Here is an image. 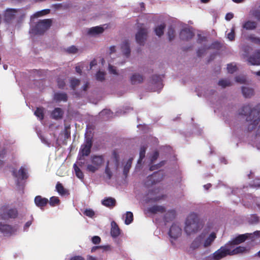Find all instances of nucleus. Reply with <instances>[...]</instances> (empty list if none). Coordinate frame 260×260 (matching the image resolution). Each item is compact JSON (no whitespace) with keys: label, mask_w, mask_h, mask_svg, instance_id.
Masks as SVG:
<instances>
[{"label":"nucleus","mask_w":260,"mask_h":260,"mask_svg":"<svg viewBox=\"0 0 260 260\" xmlns=\"http://www.w3.org/2000/svg\"><path fill=\"white\" fill-rule=\"evenodd\" d=\"M203 226V224L198 215L191 213L186 218L184 230L187 235H190L198 232Z\"/></svg>","instance_id":"obj_1"},{"label":"nucleus","mask_w":260,"mask_h":260,"mask_svg":"<svg viewBox=\"0 0 260 260\" xmlns=\"http://www.w3.org/2000/svg\"><path fill=\"white\" fill-rule=\"evenodd\" d=\"M52 20L51 19H46L37 22L31 29L32 34L37 35H43L51 27Z\"/></svg>","instance_id":"obj_2"},{"label":"nucleus","mask_w":260,"mask_h":260,"mask_svg":"<svg viewBox=\"0 0 260 260\" xmlns=\"http://www.w3.org/2000/svg\"><path fill=\"white\" fill-rule=\"evenodd\" d=\"M18 214V211L15 208H10L7 204L2 206L0 208V218L3 220L9 218H15Z\"/></svg>","instance_id":"obj_3"},{"label":"nucleus","mask_w":260,"mask_h":260,"mask_svg":"<svg viewBox=\"0 0 260 260\" xmlns=\"http://www.w3.org/2000/svg\"><path fill=\"white\" fill-rule=\"evenodd\" d=\"M104 159L102 155H94L91 157L92 165H88L87 170L91 173L96 172L104 163Z\"/></svg>","instance_id":"obj_4"},{"label":"nucleus","mask_w":260,"mask_h":260,"mask_svg":"<svg viewBox=\"0 0 260 260\" xmlns=\"http://www.w3.org/2000/svg\"><path fill=\"white\" fill-rule=\"evenodd\" d=\"M230 255V249L225 246H221L214 252L210 257L213 260H220L227 255Z\"/></svg>","instance_id":"obj_5"},{"label":"nucleus","mask_w":260,"mask_h":260,"mask_svg":"<svg viewBox=\"0 0 260 260\" xmlns=\"http://www.w3.org/2000/svg\"><path fill=\"white\" fill-rule=\"evenodd\" d=\"M92 145V139L86 138L84 143L81 146L79 151L80 154L82 156L89 155L91 152Z\"/></svg>","instance_id":"obj_6"},{"label":"nucleus","mask_w":260,"mask_h":260,"mask_svg":"<svg viewBox=\"0 0 260 260\" xmlns=\"http://www.w3.org/2000/svg\"><path fill=\"white\" fill-rule=\"evenodd\" d=\"M163 179L162 174L159 172H154L152 175L147 177V181L145 182L146 185H150L155 184L161 181Z\"/></svg>","instance_id":"obj_7"},{"label":"nucleus","mask_w":260,"mask_h":260,"mask_svg":"<svg viewBox=\"0 0 260 260\" xmlns=\"http://www.w3.org/2000/svg\"><path fill=\"white\" fill-rule=\"evenodd\" d=\"M147 36V29L140 28L136 35V40L140 45H143Z\"/></svg>","instance_id":"obj_8"},{"label":"nucleus","mask_w":260,"mask_h":260,"mask_svg":"<svg viewBox=\"0 0 260 260\" xmlns=\"http://www.w3.org/2000/svg\"><path fill=\"white\" fill-rule=\"evenodd\" d=\"M182 234V229L178 225L176 224H173L171 226L169 235L170 237L174 240L179 238Z\"/></svg>","instance_id":"obj_9"},{"label":"nucleus","mask_w":260,"mask_h":260,"mask_svg":"<svg viewBox=\"0 0 260 260\" xmlns=\"http://www.w3.org/2000/svg\"><path fill=\"white\" fill-rule=\"evenodd\" d=\"M17 231V229L12 225L4 224L0 222V232L5 236H10L14 234Z\"/></svg>","instance_id":"obj_10"},{"label":"nucleus","mask_w":260,"mask_h":260,"mask_svg":"<svg viewBox=\"0 0 260 260\" xmlns=\"http://www.w3.org/2000/svg\"><path fill=\"white\" fill-rule=\"evenodd\" d=\"M194 33L188 28H184L180 31L179 36L182 40L188 41L193 38Z\"/></svg>","instance_id":"obj_11"},{"label":"nucleus","mask_w":260,"mask_h":260,"mask_svg":"<svg viewBox=\"0 0 260 260\" xmlns=\"http://www.w3.org/2000/svg\"><path fill=\"white\" fill-rule=\"evenodd\" d=\"M248 61L251 65H260V50L255 51L252 55L249 57Z\"/></svg>","instance_id":"obj_12"},{"label":"nucleus","mask_w":260,"mask_h":260,"mask_svg":"<svg viewBox=\"0 0 260 260\" xmlns=\"http://www.w3.org/2000/svg\"><path fill=\"white\" fill-rule=\"evenodd\" d=\"M17 10L15 9H8L4 14V20L7 23H10L15 18V13Z\"/></svg>","instance_id":"obj_13"},{"label":"nucleus","mask_w":260,"mask_h":260,"mask_svg":"<svg viewBox=\"0 0 260 260\" xmlns=\"http://www.w3.org/2000/svg\"><path fill=\"white\" fill-rule=\"evenodd\" d=\"M34 202L36 205L41 209H44V208L48 203L49 200L45 198H43L41 196H37L34 199Z\"/></svg>","instance_id":"obj_14"},{"label":"nucleus","mask_w":260,"mask_h":260,"mask_svg":"<svg viewBox=\"0 0 260 260\" xmlns=\"http://www.w3.org/2000/svg\"><path fill=\"white\" fill-rule=\"evenodd\" d=\"M205 235L202 234L196 237L194 240L191 243L190 248L192 250L197 249L202 244L203 240H204Z\"/></svg>","instance_id":"obj_15"},{"label":"nucleus","mask_w":260,"mask_h":260,"mask_svg":"<svg viewBox=\"0 0 260 260\" xmlns=\"http://www.w3.org/2000/svg\"><path fill=\"white\" fill-rule=\"evenodd\" d=\"M147 211L151 214H156L157 213H163L166 211V208L164 206L154 205L148 208Z\"/></svg>","instance_id":"obj_16"},{"label":"nucleus","mask_w":260,"mask_h":260,"mask_svg":"<svg viewBox=\"0 0 260 260\" xmlns=\"http://www.w3.org/2000/svg\"><path fill=\"white\" fill-rule=\"evenodd\" d=\"M144 76L139 73L133 74L130 78V81L132 84L135 85L140 84L143 82Z\"/></svg>","instance_id":"obj_17"},{"label":"nucleus","mask_w":260,"mask_h":260,"mask_svg":"<svg viewBox=\"0 0 260 260\" xmlns=\"http://www.w3.org/2000/svg\"><path fill=\"white\" fill-rule=\"evenodd\" d=\"M249 234H245L240 235L230 242L231 245H238L244 242L248 237Z\"/></svg>","instance_id":"obj_18"},{"label":"nucleus","mask_w":260,"mask_h":260,"mask_svg":"<svg viewBox=\"0 0 260 260\" xmlns=\"http://www.w3.org/2000/svg\"><path fill=\"white\" fill-rule=\"evenodd\" d=\"M63 111L60 108H55L51 113V117L55 120L60 119L62 118Z\"/></svg>","instance_id":"obj_19"},{"label":"nucleus","mask_w":260,"mask_h":260,"mask_svg":"<svg viewBox=\"0 0 260 260\" xmlns=\"http://www.w3.org/2000/svg\"><path fill=\"white\" fill-rule=\"evenodd\" d=\"M13 175L14 177L18 178L21 179L22 180L26 179L28 178V176L26 173V170L24 168L21 167L19 171L18 174L16 173L15 170H14L13 171Z\"/></svg>","instance_id":"obj_20"},{"label":"nucleus","mask_w":260,"mask_h":260,"mask_svg":"<svg viewBox=\"0 0 260 260\" xmlns=\"http://www.w3.org/2000/svg\"><path fill=\"white\" fill-rule=\"evenodd\" d=\"M121 49L123 54L126 56L128 57L131 53L129 43L128 40H125L122 42L121 45Z\"/></svg>","instance_id":"obj_21"},{"label":"nucleus","mask_w":260,"mask_h":260,"mask_svg":"<svg viewBox=\"0 0 260 260\" xmlns=\"http://www.w3.org/2000/svg\"><path fill=\"white\" fill-rule=\"evenodd\" d=\"M104 31V28L100 26L92 27L88 29L87 33L89 35L95 36L102 34Z\"/></svg>","instance_id":"obj_22"},{"label":"nucleus","mask_w":260,"mask_h":260,"mask_svg":"<svg viewBox=\"0 0 260 260\" xmlns=\"http://www.w3.org/2000/svg\"><path fill=\"white\" fill-rule=\"evenodd\" d=\"M67 94L64 92H56L54 94V100L59 102L61 101L67 102L68 101Z\"/></svg>","instance_id":"obj_23"},{"label":"nucleus","mask_w":260,"mask_h":260,"mask_svg":"<svg viewBox=\"0 0 260 260\" xmlns=\"http://www.w3.org/2000/svg\"><path fill=\"white\" fill-rule=\"evenodd\" d=\"M102 204L109 208H113L116 205V200L111 197L106 198L102 201Z\"/></svg>","instance_id":"obj_24"},{"label":"nucleus","mask_w":260,"mask_h":260,"mask_svg":"<svg viewBox=\"0 0 260 260\" xmlns=\"http://www.w3.org/2000/svg\"><path fill=\"white\" fill-rule=\"evenodd\" d=\"M112 228L111 230V235L113 238L117 237L120 234V230L118 225L115 222H113L111 223Z\"/></svg>","instance_id":"obj_25"},{"label":"nucleus","mask_w":260,"mask_h":260,"mask_svg":"<svg viewBox=\"0 0 260 260\" xmlns=\"http://www.w3.org/2000/svg\"><path fill=\"white\" fill-rule=\"evenodd\" d=\"M56 190L58 192V193L61 196L68 195L69 194V191L64 188L62 184L59 182H57L56 186H55Z\"/></svg>","instance_id":"obj_26"},{"label":"nucleus","mask_w":260,"mask_h":260,"mask_svg":"<svg viewBox=\"0 0 260 260\" xmlns=\"http://www.w3.org/2000/svg\"><path fill=\"white\" fill-rule=\"evenodd\" d=\"M216 238V234L214 232L210 234L209 236L205 240L203 243L204 248L210 246Z\"/></svg>","instance_id":"obj_27"},{"label":"nucleus","mask_w":260,"mask_h":260,"mask_svg":"<svg viewBox=\"0 0 260 260\" xmlns=\"http://www.w3.org/2000/svg\"><path fill=\"white\" fill-rule=\"evenodd\" d=\"M176 215V212L174 210H171L168 211L165 215L164 219L166 222H169L173 220Z\"/></svg>","instance_id":"obj_28"},{"label":"nucleus","mask_w":260,"mask_h":260,"mask_svg":"<svg viewBox=\"0 0 260 260\" xmlns=\"http://www.w3.org/2000/svg\"><path fill=\"white\" fill-rule=\"evenodd\" d=\"M243 27L246 30H252L257 26V23L255 21H247L243 24Z\"/></svg>","instance_id":"obj_29"},{"label":"nucleus","mask_w":260,"mask_h":260,"mask_svg":"<svg viewBox=\"0 0 260 260\" xmlns=\"http://www.w3.org/2000/svg\"><path fill=\"white\" fill-rule=\"evenodd\" d=\"M133 160V158H129L128 159V160L127 161L126 164L124 166L123 173V175L125 177L127 176V175L129 172V169H131V168L132 167Z\"/></svg>","instance_id":"obj_30"},{"label":"nucleus","mask_w":260,"mask_h":260,"mask_svg":"<svg viewBox=\"0 0 260 260\" xmlns=\"http://www.w3.org/2000/svg\"><path fill=\"white\" fill-rule=\"evenodd\" d=\"M242 91L243 95L245 98H250L254 94V91L252 88L243 87Z\"/></svg>","instance_id":"obj_31"},{"label":"nucleus","mask_w":260,"mask_h":260,"mask_svg":"<svg viewBox=\"0 0 260 260\" xmlns=\"http://www.w3.org/2000/svg\"><path fill=\"white\" fill-rule=\"evenodd\" d=\"M246 250V248L245 247L243 246H238L236 248L232 250L230 249V255H233L235 254H237L240 253H243Z\"/></svg>","instance_id":"obj_32"},{"label":"nucleus","mask_w":260,"mask_h":260,"mask_svg":"<svg viewBox=\"0 0 260 260\" xmlns=\"http://www.w3.org/2000/svg\"><path fill=\"white\" fill-rule=\"evenodd\" d=\"M152 83L156 84L158 87H162V79L158 75H153L152 77Z\"/></svg>","instance_id":"obj_33"},{"label":"nucleus","mask_w":260,"mask_h":260,"mask_svg":"<svg viewBox=\"0 0 260 260\" xmlns=\"http://www.w3.org/2000/svg\"><path fill=\"white\" fill-rule=\"evenodd\" d=\"M165 27L166 25L164 23L161 24L159 25L156 27L154 30L155 34L158 37H161V36H162L164 34V30Z\"/></svg>","instance_id":"obj_34"},{"label":"nucleus","mask_w":260,"mask_h":260,"mask_svg":"<svg viewBox=\"0 0 260 260\" xmlns=\"http://www.w3.org/2000/svg\"><path fill=\"white\" fill-rule=\"evenodd\" d=\"M48 203L51 206L54 207L59 204L60 200L57 197L53 196L50 198Z\"/></svg>","instance_id":"obj_35"},{"label":"nucleus","mask_w":260,"mask_h":260,"mask_svg":"<svg viewBox=\"0 0 260 260\" xmlns=\"http://www.w3.org/2000/svg\"><path fill=\"white\" fill-rule=\"evenodd\" d=\"M146 147L145 146H143L141 147L140 150V156L138 160V164H141L142 160L144 158L145 156V153L146 150Z\"/></svg>","instance_id":"obj_36"},{"label":"nucleus","mask_w":260,"mask_h":260,"mask_svg":"<svg viewBox=\"0 0 260 260\" xmlns=\"http://www.w3.org/2000/svg\"><path fill=\"white\" fill-rule=\"evenodd\" d=\"M35 115L40 120H43L44 117V110L42 108H37L35 111Z\"/></svg>","instance_id":"obj_37"},{"label":"nucleus","mask_w":260,"mask_h":260,"mask_svg":"<svg viewBox=\"0 0 260 260\" xmlns=\"http://www.w3.org/2000/svg\"><path fill=\"white\" fill-rule=\"evenodd\" d=\"M133 214L132 212L127 211L125 214V223L126 224H130L133 221Z\"/></svg>","instance_id":"obj_38"},{"label":"nucleus","mask_w":260,"mask_h":260,"mask_svg":"<svg viewBox=\"0 0 260 260\" xmlns=\"http://www.w3.org/2000/svg\"><path fill=\"white\" fill-rule=\"evenodd\" d=\"M74 169L76 176L80 179H83L84 175H83V172L75 164L74 165Z\"/></svg>","instance_id":"obj_39"},{"label":"nucleus","mask_w":260,"mask_h":260,"mask_svg":"<svg viewBox=\"0 0 260 260\" xmlns=\"http://www.w3.org/2000/svg\"><path fill=\"white\" fill-rule=\"evenodd\" d=\"M218 84L222 87L225 88L226 86L231 85V82L229 79H221L218 82Z\"/></svg>","instance_id":"obj_40"},{"label":"nucleus","mask_w":260,"mask_h":260,"mask_svg":"<svg viewBox=\"0 0 260 260\" xmlns=\"http://www.w3.org/2000/svg\"><path fill=\"white\" fill-rule=\"evenodd\" d=\"M259 221V217L256 214H252L249 218L248 222L250 224H256Z\"/></svg>","instance_id":"obj_41"},{"label":"nucleus","mask_w":260,"mask_h":260,"mask_svg":"<svg viewBox=\"0 0 260 260\" xmlns=\"http://www.w3.org/2000/svg\"><path fill=\"white\" fill-rule=\"evenodd\" d=\"M50 9H44L41 11H39V12H37V13H36L35 14V16L38 17H40L42 16H44V15L49 14L50 13Z\"/></svg>","instance_id":"obj_42"},{"label":"nucleus","mask_w":260,"mask_h":260,"mask_svg":"<svg viewBox=\"0 0 260 260\" xmlns=\"http://www.w3.org/2000/svg\"><path fill=\"white\" fill-rule=\"evenodd\" d=\"M80 81L79 79L73 78L70 81L71 86L74 90L75 87L79 85Z\"/></svg>","instance_id":"obj_43"},{"label":"nucleus","mask_w":260,"mask_h":260,"mask_svg":"<svg viewBox=\"0 0 260 260\" xmlns=\"http://www.w3.org/2000/svg\"><path fill=\"white\" fill-rule=\"evenodd\" d=\"M175 32V30L173 28L170 27L169 28L168 31V35L169 36V39L170 41L173 40L174 39Z\"/></svg>","instance_id":"obj_44"},{"label":"nucleus","mask_w":260,"mask_h":260,"mask_svg":"<svg viewBox=\"0 0 260 260\" xmlns=\"http://www.w3.org/2000/svg\"><path fill=\"white\" fill-rule=\"evenodd\" d=\"M63 134L65 139H68L70 137V126L65 125L63 131Z\"/></svg>","instance_id":"obj_45"},{"label":"nucleus","mask_w":260,"mask_h":260,"mask_svg":"<svg viewBox=\"0 0 260 260\" xmlns=\"http://www.w3.org/2000/svg\"><path fill=\"white\" fill-rule=\"evenodd\" d=\"M84 214L86 216L92 218L94 216L95 213L94 211L91 209H86L84 212Z\"/></svg>","instance_id":"obj_46"},{"label":"nucleus","mask_w":260,"mask_h":260,"mask_svg":"<svg viewBox=\"0 0 260 260\" xmlns=\"http://www.w3.org/2000/svg\"><path fill=\"white\" fill-rule=\"evenodd\" d=\"M159 153L157 151H155L152 155L150 156V163L153 164L158 157Z\"/></svg>","instance_id":"obj_47"},{"label":"nucleus","mask_w":260,"mask_h":260,"mask_svg":"<svg viewBox=\"0 0 260 260\" xmlns=\"http://www.w3.org/2000/svg\"><path fill=\"white\" fill-rule=\"evenodd\" d=\"M228 72L230 73H233L237 70L236 66L233 65L232 63L228 64L227 66Z\"/></svg>","instance_id":"obj_48"},{"label":"nucleus","mask_w":260,"mask_h":260,"mask_svg":"<svg viewBox=\"0 0 260 260\" xmlns=\"http://www.w3.org/2000/svg\"><path fill=\"white\" fill-rule=\"evenodd\" d=\"M105 74L104 72L99 71L96 74V80L102 81L105 80Z\"/></svg>","instance_id":"obj_49"},{"label":"nucleus","mask_w":260,"mask_h":260,"mask_svg":"<svg viewBox=\"0 0 260 260\" xmlns=\"http://www.w3.org/2000/svg\"><path fill=\"white\" fill-rule=\"evenodd\" d=\"M66 51L69 53L74 54V53H76L77 52L78 49L77 48V47L76 46L73 45V46H71L68 47L66 49Z\"/></svg>","instance_id":"obj_50"},{"label":"nucleus","mask_w":260,"mask_h":260,"mask_svg":"<svg viewBox=\"0 0 260 260\" xmlns=\"http://www.w3.org/2000/svg\"><path fill=\"white\" fill-rule=\"evenodd\" d=\"M164 165V161H162L158 164L154 165H151L149 168V170L151 171H154L155 170H157L160 167H161L162 166H163Z\"/></svg>","instance_id":"obj_51"},{"label":"nucleus","mask_w":260,"mask_h":260,"mask_svg":"<svg viewBox=\"0 0 260 260\" xmlns=\"http://www.w3.org/2000/svg\"><path fill=\"white\" fill-rule=\"evenodd\" d=\"M228 38L230 41H233L235 39V28L233 27L231 30V32L228 34Z\"/></svg>","instance_id":"obj_52"},{"label":"nucleus","mask_w":260,"mask_h":260,"mask_svg":"<svg viewBox=\"0 0 260 260\" xmlns=\"http://www.w3.org/2000/svg\"><path fill=\"white\" fill-rule=\"evenodd\" d=\"M108 164H109V161L107 162V165L106 167L105 172L108 178L109 179H110L112 177V172L109 167Z\"/></svg>","instance_id":"obj_53"},{"label":"nucleus","mask_w":260,"mask_h":260,"mask_svg":"<svg viewBox=\"0 0 260 260\" xmlns=\"http://www.w3.org/2000/svg\"><path fill=\"white\" fill-rule=\"evenodd\" d=\"M235 81L240 83H244L246 82V79L244 76H237L235 77Z\"/></svg>","instance_id":"obj_54"},{"label":"nucleus","mask_w":260,"mask_h":260,"mask_svg":"<svg viewBox=\"0 0 260 260\" xmlns=\"http://www.w3.org/2000/svg\"><path fill=\"white\" fill-rule=\"evenodd\" d=\"M66 83L63 80L58 78L57 79V85L59 88L63 89L65 86Z\"/></svg>","instance_id":"obj_55"},{"label":"nucleus","mask_w":260,"mask_h":260,"mask_svg":"<svg viewBox=\"0 0 260 260\" xmlns=\"http://www.w3.org/2000/svg\"><path fill=\"white\" fill-rule=\"evenodd\" d=\"M91 241L94 244H98L101 242V239L99 236H94L92 238Z\"/></svg>","instance_id":"obj_56"},{"label":"nucleus","mask_w":260,"mask_h":260,"mask_svg":"<svg viewBox=\"0 0 260 260\" xmlns=\"http://www.w3.org/2000/svg\"><path fill=\"white\" fill-rule=\"evenodd\" d=\"M111 114V112L109 110H104L100 112V116H103L107 115V117L108 118L109 115Z\"/></svg>","instance_id":"obj_57"},{"label":"nucleus","mask_w":260,"mask_h":260,"mask_svg":"<svg viewBox=\"0 0 260 260\" xmlns=\"http://www.w3.org/2000/svg\"><path fill=\"white\" fill-rule=\"evenodd\" d=\"M250 39L252 42H253L256 44L260 45V38H259L251 36V37H250Z\"/></svg>","instance_id":"obj_58"},{"label":"nucleus","mask_w":260,"mask_h":260,"mask_svg":"<svg viewBox=\"0 0 260 260\" xmlns=\"http://www.w3.org/2000/svg\"><path fill=\"white\" fill-rule=\"evenodd\" d=\"M252 15L258 20L260 21V10H256L254 11L252 13Z\"/></svg>","instance_id":"obj_59"},{"label":"nucleus","mask_w":260,"mask_h":260,"mask_svg":"<svg viewBox=\"0 0 260 260\" xmlns=\"http://www.w3.org/2000/svg\"><path fill=\"white\" fill-rule=\"evenodd\" d=\"M109 71L110 73H112V74H113L115 75L117 74V72L116 71V70L114 68V67H113L110 64L109 65Z\"/></svg>","instance_id":"obj_60"},{"label":"nucleus","mask_w":260,"mask_h":260,"mask_svg":"<svg viewBox=\"0 0 260 260\" xmlns=\"http://www.w3.org/2000/svg\"><path fill=\"white\" fill-rule=\"evenodd\" d=\"M205 48H200L197 51V55L199 57H201L202 55L205 53Z\"/></svg>","instance_id":"obj_61"},{"label":"nucleus","mask_w":260,"mask_h":260,"mask_svg":"<svg viewBox=\"0 0 260 260\" xmlns=\"http://www.w3.org/2000/svg\"><path fill=\"white\" fill-rule=\"evenodd\" d=\"M165 196H164V195H161V196H156L154 198H153L152 199H151V200L153 202H157L158 201H159L160 200H161L162 199H163Z\"/></svg>","instance_id":"obj_62"},{"label":"nucleus","mask_w":260,"mask_h":260,"mask_svg":"<svg viewBox=\"0 0 260 260\" xmlns=\"http://www.w3.org/2000/svg\"><path fill=\"white\" fill-rule=\"evenodd\" d=\"M234 17V14L232 13H229L225 15V19L228 21L231 20Z\"/></svg>","instance_id":"obj_63"},{"label":"nucleus","mask_w":260,"mask_h":260,"mask_svg":"<svg viewBox=\"0 0 260 260\" xmlns=\"http://www.w3.org/2000/svg\"><path fill=\"white\" fill-rule=\"evenodd\" d=\"M70 260H85L84 258L81 256H74L70 258Z\"/></svg>","instance_id":"obj_64"}]
</instances>
